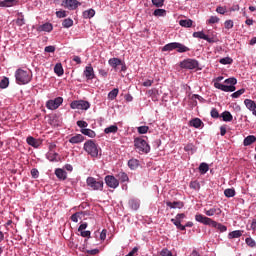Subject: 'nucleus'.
I'll return each instance as SVG.
<instances>
[{
	"instance_id": "2eb2a0df",
	"label": "nucleus",
	"mask_w": 256,
	"mask_h": 256,
	"mask_svg": "<svg viewBox=\"0 0 256 256\" xmlns=\"http://www.w3.org/2000/svg\"><path fill=\"white\" fill-rule=\"evenodd\" d=\"M84 75L88 80L95 79V72L93 71V68L91 66H86L84 70Z\"/></svg>"
},
{
	"instance_id": "c756f323",
	"label": "nucleus",
	"mask_w": 256,
	"mask_h": 256,
	"mask_svg": "<svg viewBox=\"0 0 256 256\" xmlns=\"http://www.w3.org/2000/svg\"><path fill=\"white\" fill-rule=\"evenodd\" d=\"M128 167H130V169L132 171H135V169H137L139 167V160H137V159H130L128 161Z\"/></svg>"
},
{
	"instance_id": "39448f33",
	"label": "nucleus",
	"mask_w": 256,
	"mask_h": 256,
	"mask_svg": "<svg viewBox=\"0 0 256 256\" xmlns=\"http://www.w3.org/2000/svg\"><path fill=\"white\" fill-rule=\"evenodd\" d=\"M134 146L138 153H149L151 151V147L143 138H136L134 140Z\"/></svg>"
},
{
	"instance_id": "5fc2aeb1",
	"label": "nucleus",
	"mask_w": 256,
	"mask_h": 256,
	"mask_svg": "<svg viewBox=\"0 0 256 256\" xmlns=\"http://www.w3.org/2000/svg\"><path fill=\"white\" fill-rule=\"evenodd\" d=\"M245 243H246V245H248V247L256 246L255 240H253V238H246Z\"/></svg>"
},
{
	"instance_id": "49530a36",
	"label": "nucleus",
	"mask_w": 256,
	"mask_h": 256,
	"mask_svg": "<svg viewBox=\"0 0 256 256\" xmlns=\"http://www.w3.org/2000/svg\"><path fill=\"white\" fill-rule=\"evenodd\" d=\"M190 189H194L195 191H199L201 189V184L198 181L190 182Z\"/></svg>"
},
{
	"instance_id": "f704fd0d",
	"label": "nucleus",
	"mask_w": 256,
	"mask_h": 256,
	"mask_svg": "<svg viewBox=\"0 0 256 256\" xmlns=\"http://www.w3.org/2000/svg\"><path fill=\"white\" fill-rule=\"evenodd\" d=\"M207 171H209V164L202 162L199 166V172L201 173V175H205Z\"/></svg>"
},
{
	"instance_id": "9d476101",
	"label": "nucleus",
	"mask_w": 256,
	"mask_h": 256,
	"mask_svg": "<svg viewBox=\"0 0 256 256\" xmlns=\"http://www.w3.org/2000/svg\"><path fill=\"white\" fill-rule=\"evenodd\" d=\"M104 180L107 187H110V189H117V187H119V180L113 175H107Z\"/></svg>"
},
{
	"instance_id": "2f4dec72",
	"label": "nucleus",
	"mask_w": 256,
	"mask_h": 256,
	"mask_svg": "<svg viewBox=\"0 0 256 256\" xmlns=\"http://www.w3.org/2000/svg\"><path fill=\"white\" fill-rule=\"evenodd\" d=\"M176 51L178 53H187V51H191V49H189V47L178 42L176 46Z\"/></svg>"
},
{
	"instance_id": "f03ea898",
	"label": "nucleus",
	"mask_w": 256,
	"mask_h": 256,
	"mask_svg": "<svg viewBox=\"0 0 256 256\" xmlns=\"http://www.w3.org/2000/svg\"><path fill=\"white\" fill-rule=\"evenodd\" d=\"M15 79L17 85H27L28 83H31L33 79V74L31 73V71L19 68L15 71Z\"/></svg>"
},
{
	"instance_id": "680f3d73",
	"label": "nucleus",
	"mask_w": 256,
	"mask_h": 256,
	"mask_svg": "<svg viewBox=\"0 0 256 256\" xmlns=\"http://www.w3.org/2000/svg\"><path fill=\"white\" fill-rule=\"evenodd\" d=\"M44 51L46 53H55V46H46Z\"/></svg>"
},
{
	"instance_id": "58836bf2",
	"label": "nucleus",
	"mask_w": 256,
	"mask_h": 256,
	"mask_svg": "<svg viewBox=\"0 0 256 256\" xmlns=\"http://www.w3.org/2000/svg\"><path fill=\"white\" fill-rule=\"evenodd\" d=\"M119 131V128L117 125H111L107 128H105L104 133L109 134V133H117Z\"/></svg>"
},
{
	"instance_id": "864d4df0",
	"label": "nucleus",
	"mask_w": 256,
	"mask_h": 256,
	"mask_svg": "<svg viewBox=\"0 0 256 256\" xmlns=\"http://www.w3.org/2000/svg\"><path fill=\"white\" fill-rule=\"evenodd\" d=\"M147 131H149V126L138 127V133H140V135H145V133H147Z\"/></svg>"
},
{
	"instance_id": "c85d7f7f",
	"label": "nucleus",
	"mask_w": 256,
	"mask_h": 256,
	"mask_svg": "<svg viewBox=\"0 0 256 256\" xmlns=\"http://www.w3.org/2000/svg\"><path fill=\"white\" fill-rule=\"evenodd\" d=\"M203 125V121L199 118H194L190 121V126L195 127V129H199Z\"/></svg>"
},
{
	"instance_id": "c03bdc74",
	"label": "nucleus",
	"mask_w": 256,
	"mask_h": 256,
	"mask_svg": "<svg viewBox=\"0 0 256 256\" xmlns=\"http://www.w3.org/2000/svg\"><path fill=\"white\" fill-rule=\"evenodd\" d=\"M243 93H245V88H242L234 93L231 94V97L233 99H239V97H241V95H243Z\"/></svg>"
},
{
	"instance_id": "37998d69",
	"label": "nucleus",
	"mask_w": 256,
	"mask_h": 256,
	"mask_svg": "<svg viewBox=\"0 0 256 256\" xmlns=\"http://www.w3.org/2000/svg\"><path fill=\"white\" fill-rule=\"evenodd\" d=\"M7 87H9V78L4 77V78L0 81V89H7Z\"/></svg>"
},
{
	"instance_id": "bb28decb",
	"label": "nucleus",
	"mask_w": 256,
	"mask_h": 256,
	"mask_svg": "<svg viewBox=\"0 0 256 256\" xmlns=\"http://www.w3.org/2000/svg\"><path fill=\"white\" fill-rule=\"evenodd\" d=\"M177 43L178 42H171V43L166 44L162 48V51H175V49H177Z\"/></svg>"
},
{
	"instance_id": "b1692460",
	"label": "nucleus",
	"mask_w": 256,
	"mask_h": 256,
	"mask_svg": "<svg viewBox=\"0 0 256 256\" xmlns=\"http://www.w3.org/2000/svg\"><path fill=\"white\" fill-rule=\"evenodd\" d=\"M128 205H129L130 209H132L133 211H137V209H139V207H140L139 200H137V199H130L128 202Z\"/></svg>"
},
{
	"instance_id": "3c124183",
	"label": "nucleus",
	"mask_w": 256,
	"mask_h": 256,
	"mask_svg": "<svg viewBox=\"0 0 256 256\" xmlns=\"http://www.w3.org/2000/svg\"><path fill=\"white\" fill-rule=\"evenodd\" d=\"M56 17H58V19H64V17H67V11H65V10L57 11Z\"/></svg>"
},
{
	"instance_id": "20e7f679",
	"label": "nucleus",
	"mask_w": 256,
	"mask_h": 256,
	"mask_svg": "<svg viewBox=\"0 0 256 256\" xmlns=\"http://www.w3.org/2000/svg\"><path fill=\"white\" fill-rule=\"evenodd\" d=\"M84 151H86V153L92 157L99 156V148L94 140H88L84 143Z\"/></svg>"
},
{
	"instance_id": "a18cd8bd",
	"label": "nucleus",
	"mask_w": 256,
	"mask_h": 256,
	"mask_svg": "<svg viewBox=\"0 0 256 256\" xmlns=\"http://www.w3.org/2000/svg\"><path fill=\"white\" fill-rule=\"evenodd\" d=\"M225 197H235V189L233 188H228L224 191Z\"/></svg>"
},
{
	"instance_id": "8fccbe9b",
	"label": "nucleus",
	"mask_w": 256,
	"mask_h": 256,
	"mask_svg": "<svg viewBox=\"0 0 256 256\" xmlns=\"http://www.w3.org/2000/svg\"><path fill=\"white\" fill-rule=\"evenodd\" d=\"M184 151H186V152L191 151V153H195V145H193V143L187 144L184 147Z\"/></svg>"
},
{
	"instance_id": "cd10ccee",
	"label": "nucleus",
	"mask_w": 256,
	"mask_h": 256,
	"mask_svg": "<svg viewBox=\"0 0 256 256\" xmlns=\"http://www.w3.org/2000/svg\"><path fill=\"white\" fill-rule=\"evenodd\" d=\"M243 235V231L241 230H235L228 234V239H239Z\"/></svg>"
},
{
	"instance_id": "6e6552de",
	"label": "nucleus",
	"mask_w": 256,
	"mask_h": 256,
	"mask_svg": "<svg viewBox=\"0 0 256 256\" xmlns=\"http://www.w3.org/2000/svg\"><path fill=\"white\" fill-rule=\"evenodd\" d=\"M71 109H80L82 111H87V109H89V107H91V104H89L88 101H84V100H74L71 104H70Z\"/></svg>"
},
{
	"instance_id": "13d9d810",
	"label": "nucleus",
	"mask_w": 256,
	"mask_h": 256,
	"mask_svg": "<svg viewBox=\"0 0 256 256\" xmlns=\"http://www.w3.org/2000/svg\"><path fill=\"white\" fill-rule=\"evenodd\" d=\"M219 21V17H217V16H211L210 18H209V20L207 21V23L209 24V25H214V23H217Z\"/></svg>"
},
{
	"instance_id": "bf43d9fd",
	"label": "nucleus",
	"mask_w": 256,
	"mask_h": 256,
	"mask_svg": "<svg viewBox=\"0 0 256 256\" xmlns=\"http://www.w3.org/2000/svg\"><path fill=\"white\" fill-rule=\"evenodd\" d=\"M233 25H234L233 20H226L224 22L225 29H233Z\"/></svg>"
},
{
	"instance_id": "09e8293b",
	"label": "nucleus",
	"mask_w": 256,
	"mask_h": 256,
	"mask_svg": "<svg viewBox=\"0 0 256 256\" xmlns=\"http://www.w3.org/2000/svg\"><path fill=\"white\" fill-rule=\"evenodd\" d=\"M76 125H78L80 129H87V127H89V124L83 120H78Z\"/></svg>"
},
{
	"instance_id": "4468645a",
	"label": "nucleus",
	"mask_w": 256,
	"mask_h": 256,
	"mask_svg": "<svg viewBox=\"0 0 256 256\" xmlns=\"http://www.w3.org/2000/svg\"><path fill=\"white\" fill-rule=\"evenodd\" d=\"M83 141H85V137L81 134H77L75 136H72L69 139V143H72L73 145L83 143Z\"/></svg>"
},
{
	"instance_id": "052dcab7",
	"label": "nucleus",
	"mask_w": 256,
	"mask_h": 256,
	"mask_svg": "<svg viewBox=\"0 0 256 256\" xmlns=\"http://www.w3.org/2000/svg\"><path fill=\"white\" fill-rule=\"evenodd\" d=\"M161 256H173V253L168 249H163L160 253Z\"/></svg>"
},
{
	"instance_id": "412c9836",
	"label": "nucleus",
	"mask_w": 256,
	"mask_h": 256,
	"mask_svg": "<svg viewBox=\"0 0 256 256\" xmlns=\"http://www.w3.org/2000/svg\"><path fill=\"white\" fill-rule=\"evenodd\" d=\"M38 31H45L46 33H51V31H53V24L45 23L43 25H40Z\"/></svg>"
},
{
	"instance_id": "e2e57ef3",
	"label": "nucleus",
	"mask_w": 256,
	"mask_h": 256,
	"mask_svg": "<svg viewBox=\"0 0 256 256\" xmlns=\"http://www.w3.org/2000/svg\"><path fill=\"white\" fill-rule=\"evenodd\" d=\"M31 175H32L33 179H37V177H39V170H37L36 168H33L31 170Z\"/></svg>"
},
{
	"instance_id": "f257e3e1",
	"label": "nucleus",
	"mask_w": 256,
	"mask_h": 256,
	"mask_svg": "<svg viewBox=\"0 0 256 256\" xmlns=\"http://www.w3.org/2000/svg\"><path fill=\"white\" fill-rule=\"evenodd\" d=\"M195 221H197L198 223H202L203 225H209L210 227H214V229H217L218 231H220V233H225V231H227V226L209 217H206L203 214H196Z\"/></svg>"
},
{
	"instance_id": "aec40b11",
	"label": "nucleus",
	"mask_w": 256,
	"mask_h": 256,
	"mask_svg": "<svg viewBox=\"0 0 256 256\" xmlns=\"http://www.w3.org/2000/svg\"><path fill=\"white\" fill-rule=\"evenodd\" d=\"M244 105L249 109V111H255L256 110V103L255 101L251 99H245L244 100Z\"/></svg>"
},
{
	"instance_id": "a211bd4d",
	"label": "nucleus",
	"mask_w": 256,
	"mask_h": 256,
	"mask_svg": "<svg viewBox=\"0 0 256 256\" xmlns=\"http://www.w3.org/2000/svg\"><path fill=\"white\" fill-rule=\"evenodd\" d=\"M222 211L221 208H210L209 210L205 211V215L208 217H213V215H221Z\"/></svg>"
},
{
	"instance_id": "5701e85b",
	"label": "nucleus",
	"mask_w": 256,
	"mask_h": 256,
	"mask_svg": "<svg viewBox=\"0 0 256 256\" xmlns=\"http://www.w3.org/2000/svg\"><path fill=\"white\" fill-rule=\"evenodd\" d=\"M54 73H56L58 77H62V75L65 73V70H63V65L61 63H57L54 66Z\"/></svg>"
},
{
	"instance_id": "4d7b16f0",
	"label": "nucleus",
	"mask_w": 256,
	"mask_h": 256,
	"mask_svg": "<svg viewBox=\"0 0 256 256\" xmlns=\"http://www.w3.org/2000/svg\"><path fill=\"white\" fill-rule=\"evenodd\" d=\"M216 13H219L220 15H225V13H227V8L223 6H218L216 8Z\"/></svg>"
},
{
	"instance_id": "f8f14e48",
	"label": "nucleus",
	"mask_w": 256,
	"mask_h": 256,
	"mask_svg": "<svg viewBox=\"0 0 256 256\" xmlns=\"http://www.w3.org/2000/svg\"><path fill=\"white\" fill-rule=\"evenodd\" d=\"M193 37H196L197 39H204V41H207L208 43H213V39L209 38L203 31H198L193 33Z\"/></svg>"
},
{
	"instance_id": "72a5a7b5",
	"label": "nucleus",
	"mask_w": 256,
	"mask_h": 256,
	"mask_svg": "<svg viewBox=\"0 0 256 256\" xmlns=\"http://www.w3.org/2000/svg\"><path fill=\"white\" fill-rule=\"evenodd\" d=\"M95 17V11L93 9H89L83 12L84 19H91Z\"/></svg>"
},
{
	"instance_id": "7ed1b4c3",
	"label": "nucleus",
	"mask_w": 256,
	"mask_h": 256,
	"mask_svg": "<svg viewBox=\"0 0 256 256\" xmlns=\"http://www.w3.org/2000/svg\"><path fill=\"white\" fill-rule=\"evenodd\" d=\"M86 185L87 187H90L92 191H103V179L101 178H95V177H88L86 179Z\"/></svg>"
},
{
	"instance_id": "e433bc0d",
	"label": "nucleus",
	"mask_w": 256,
	"mask_h": 256,
	"mask_svg": "<svg viewBox=\"0 0 256 256\" xmlns=\"http://www.w3.org/2000/svg\"><path fill=\"white\" fill-rule=\"evenodd\" d=\"M62 26L64 29H69V27H73V19L71 18H66L62 22Z\"/></svg>"
},
{
	"instance_id": "dca6fc26",
	"label": "nucleus",
	"mask_w": 256,
	"mask_h": 256,
	"mask_svg": "<svg viewBox=\"0 0 256 256\" xmlns=\"http://www.w3.org/2000/svg\"><path fill=\"white\" fill-rule=\"evenodd\" d=\"M167 207L170 209H183L184 204L181 201L166 202Z\"/></svg>"
},
{
	"instance_id": "0e129e2a",
	"label": "nucleus",
	"mask_w": 256,
	"mask_h": 256,
	"mask_svg": "<svg viewBox=\"0 0 256 256\" xmlns=\"http://www.w3.org/2000/svg\"><path fill=\"white\" fill-rule=\"evenodd\" d=\"M86 253L88 255H97V254H99V249L87 250Z\"/></svg>"
},
{
	"instance_id": "a878e982",
	"label": "nucleus",
	"mask_w": 256,
	"mask_h": 256,
	"mask_svg": "<svg viewBox=\"0 0 256 256\" xmlns=\"http://www.w3.org/2000/svg\"><path fill=\"white\" fill-rule=\"evenodd\" d=\"M221 117H222L223 121H225L226 123L233 121V115L229 111H224L221 114Z\"/></svg>"
},
{
	"instance_id": "338daca9",
	"label": "nucleus",
	"mask_w": 256,
	"mask_h": 256,
	"mask_svg": "<svg viewBox=\"0 0 256 256\" xmlns=\"http://www.w3.org/2000/svg\"><path fill=\"white\" fill-rule=\"evenodd\" d=\"M174 219H176V221H180L181 222L182 219H185V214H183V213L177 214Z\"/></svg>"
},
{
	"instance_id": "4be33fe9",
	"label": "nucleus",
	"mask_w": 256,
	"mask_h": 256,
	"mask_svg": "<svg viewBox=\"0 0 256 256\" xmlns=\"http://www.w3.org/2000/svg\"><path fill=\"white\" fill-rule=\"evenodd\" d=\"M255 141H256V137L253 135H249L244 139L243 145H244V147H249V145H253V143H255Z\"/></svg>"
},
{
	"instance_id": "a19ab883",
	"label": "nucleus",
	"mask_w": 256,
	"mask_h": 256,
	"mask_svg": "<svg viewBox=\"0 0 256 256\" xmlns=\"http://www.w3.org/2000/svg\"><path fill=\"white\" fill-rule=\"evenodd\" d=\"M118 179L119 181H121V183H125L129 181V176L125 172H120L118 173Z\"/></svg>"
},
{
	"instance_id": "0eeeda50",
	"label": "nucleus",
	"mask_w": 256,
	"mask_h": 256,
	"mask_svg": "<svg viewBox=\"0 0 256 256\" xmlns=\"http://www.w3.org/2000/svg\"><path fill=\"white\" fill-rule=\"evenodd\" d=\"M180 67L181 69H197V67H199V61L188 58L180 62Z\"/></svg>"
},
{
	"instance_id": "de8ad7c7",
	"label": "nucleus",
	"mask_w": 256,
	"mask_h": 256,
	"mask_svg": "<svg viewBox=\"0 0 256 256\" xmlns=\"http://www.w3.org/2000/svg\"><path fill=\"white\" fill-rule=\"evenodd\" d=\"M95 235H100V240L105 241V239H107V230L103 229L101 233L95 232Z\"/></svg>"
},
{
	"instance_id": "1a4fd4ad",
	"label": "nucleus",
	"mask_w": 256,
	"mask_h": 256,
	"mask_svg": "<svg viewBox=\"0 0 256 256\" xmlns=\"http://www.w3.org/2000/svg\"><path fill=\"white\" fill-rule=\"evenodd\" d=\"M62 104H63V98L57 97L54 100H48L46 102V107L51 111H55V109H59V107H61Z\"/></svg>"
},
{
	"instance_id": "6e6d98bb",
	"label": "nucleus",
	"mask_w": 256,
	"mask_h": 256,
	"mask_svg": "<svg viewBox=\"0 0 256 256\" xmlns=\"http://www.w3.org/2000/svg\"><path fill=\"white\" fill-rule=\"evenodd\" d=\"M210 115L213 119H219V111H217V108H213Z\"/></svg>"
},
{
	"instance_id": "6ab92c4d",
	"label": "nucleus",
	"mask_w": 256,
	"mask_h": 256,
	"mask_svg": "<svg viewBox=\"0 0 256 256\" xmlns=\"http://www.w3.org/2000/svg\"><path fill=\"white\" fill-rule=\"evenodd\" d=\"M55 175L58 177V179H61L62 181H65L67 179V172L61 168H57L55 170Z\"/></svg>"
},
{
	"instance_id": "774afa93",
	"label": "nucleus",
	"mask_w": 256,
	"mask_h": 256,
	"mask_svg": "<svg viewBox=\"0 0 256 256\" xmlns=\"http://www.w3.org/2000/svg\"><path fill=\"white\" fill-rule=\"evenodd\" d=\"M250 228L252 229V231H256V219L252 220Z\"/></svg>"
},
{
	"instance_id": "4c0bfd02",
	"label": "nucleus",
	"mask_w": 256,
	"mask_h": 256,
	"mask_svg": "<svg viewBox=\"0 0 256 256\" xmlns=\"http://www.w3.org/2000/svg\"><path fill=\"white\" fill-rule=\"evenodd\" d=\"M179 25H181V27H192L193 26V20H191V19L180 20Z\"/></svg>"
},
{
	"instance_id": "9b49d317",
	"label": "nucleus",
	"mask_w": 256,
	"mask_h": 256,
	"mask_svg": "<svg viewBox=\"0 0 256 256\" xmlns=\"http://www.w3.org/2000/svg\"><path fill=\"white\" fill-rule=\"evenodd\" d=\"M81 5V2L77 0H64L62 1V7H65V9H69L70 11H75L77 7Z\"/></svg>"
},
{
	"instance_id": "f3484780",
	"label": "nucleus",
	"mask_w": 256,
	"mask_h": 256,
	"mask_svg": "<svg viewBox=\"0 0 256 256\" xmlns=\"http://www.w3.org/2000/svg\"><path fill=\"white\" fill-rule=\"evenodd\" d=\"M19 3V0H3L0 2V7H15Z\"/></svg>"
},
{
	"instance_id": "423d86ee",
	"label": "nucleus",
	"mask_w": 256,
	"mask_h": 256,
	"mask_svg": "<svg viewBox=\"0 0 256 256\" xmlns=\"http://www.w3.org/2000/svg\"><path fill=\"white\" fill-rule=\"evenodd\" d=\"M220 81H223V76H219L215 79L214 87L215 89H219L220 91H224L225 93H233L235 91V86H228L225 84L219 83Z\"/></svg>"
},
{
	"instance_id": "473e14b6",
	"label": "nucleus",
	"mask_w": 256,
	"mask_h": 256,
	"mask_svg": "<svg viewBox=\"0 0 256 256\" xmlns=\"http://www.w3.org/2000/svg\"><path fill=\"white\" fill-rule=\"evenodd\" d=\"M81 133H82V135H86L87 137H91L92 139L96 135L95 131H93L91 129H87V128L81 129Z\"/></svg>"
},
{
	"instance_id": "ddd939ff",
	"label": "nucleus",
	"mask_w": 256,
	"mask_h": 256,
	"mask_svg": "<svg viewBox=\"0 0 256 256\" xmlns=\"http://www.w3.org/2000/svg\"><path fill=\"white\" fill-rule=\"evenodd\" d=\"M26 143H28L31 147H34V149H38V147L41 145V142L33 136H29L26 139Z\"/></svg>"
},
{
	"instance_id": "393cba45",
	"label": "nucleus",
	"mask_w": 256,
	"mask_h": 256,
	"mask_svg": "<svg viewBox=\"0 0 256 256\" xmlns=\"http://www.w3.org/2000/svg\"><path fill=\"white\" fill-rule=\"evenodd\" d=\"M108 63L111 67H113V69H117V67L122 64L121 59L119 58H111L109 59Z\"/></svg>"
},
{
	"instance_id": "603ef678",
	"label": "nucleus",
	"mask_w": 256,
	"mask_h": 256,
	"mask_svg": "<svg viewBox=\"0 0 256 256\" xmlns=\"http://www.w3.org/2000/svg\"><path fill=\"white\" fill-rule=\"evenodd\" d=\"M165 3V0H152V5H154V7H163Z\"/></svg>"
},
{
	"instance_id": "7c9ffc66",
	"label": "nucleus",
	"mask_w": 256,
	"mask_h": 256,
	"mask_svg": "<svg viewBox=\"0 0 256 256\" xmlns=\"http://www.w3.org/2000/svg\"><path fill=\"white\" fill-rule=\"evenodd\" d=\"M117 95H119V89L114 88L108 93V99L110 101H115V99H117Z\"/></svg>"
},
{
	"instance_id": "c9c22d12",
	"label": "nucleus",
	"mask_w": 256,
	"mask_h": 256,
	"mask_svg": "<svg viewBox=\"0 0 256 256\" xmlns=\"http://www.w3.org/2000/svg\"><path fill=\"white\" fill-rule=\"evenodd\" d=\"M154 17H165L167 15V11L165 9H156L153 12Z\"/></svg>"
},
{
	"instance_id": "ea45409f",
	"label": "nucleus",
	"mask_w": 256,
	"mask_h": 256,
	"mask_svg": "<svg viewBox=\"0 0 256 256\" xmlns=\"http://www.w3.org/2000/svg\"><path fill=\"white\" fill-rule=\"evenodd\" d=\"M224 83L226 85H229V87H235V85H237V78L235 77L228 78L224 81Z\"/></svg>"
},
{
	"instance_id": "69168bd1",
	"label": "nucleus",
	"mask_w": 256,
	"mask_h": 256,
	"mask_svg": "<svg viewBox=\"0 0 256 256\" xmlns=\"http://www.w3.org/2000/svg\"><path fill=\"white\" fill-rule=\"evenodd\" d=\"M79 213H75L71 216V221H73L74 223H77L79 221Z\"/></svg>"
},
{
	"instance_id": "79ce46f5",
	"label": "nucleus",
	"mask_w": 256,
	"mask_h": 256,
	"mask_svg": "<svg viewBox=\"0 0 256 256\" xmlns=\"http://www.w3.org/2000/svg\"><path fill=\"white\" fill-rule=\"evenodd\" d=\"M219 63H221V65H231L233 63V58L231 57L221 58L219 60Z\"/></svg>"
}]
</instances>
